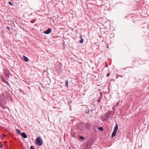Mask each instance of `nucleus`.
<instances>
[{
	"label": "nucleus",
	"instance_id": "2",
	"mask_svg": "<svg viewBox=\"0 0 149 149\" xmlns=\"http://www.w3.org/2000/svg\"><path fill=\"white\" fill-rule=\"evenodd\" d=\"M0 78L3 82H5L8 85H9L8 81H7L5 80L4 77L2 75L0 76Z\"/></svg>",
	"mask_w": 149,
	"mask_h": 149
},
{
	"label": "nucleus",
	"instance_id": "11",
	"mask_svg": "<svg viewBox=\"0 0 149 149\" xmlns=\"http://www.w3.org/2000/svg\"><path fill=\"white\" fill-rule=\"evenodd\" d=\"M118 128V126L117 124H116V126L114 127L113 131H116Z\"/></svg>",
	"mask_w": 149,
	"mask_h": 149
},
{
	"label": "nucleus",
	"instance_id": "8",
	"mask_svg": "<svg viewBox=\"0 0 149 149\" xmlns=\"http://www.w3.org/2000/svg\"><path fill=\"white\" fill-rule=\"evenodd\" d=\"M23 60L27 62L29 61V59L26 56H23Z\"/></svg>",
	"mask_w": 149,
	"mask_h": 149
},
{
	"label": "nucleus",
	"instance_id": "5",
	"mask_svg": "<svg viewBox=\"0 0 149 149\" xmlns=\"http://www.w3.org/2000/svg\"><path fill=\"white\" fill-rule=\"evenodd\" d=\"M80 126H81L82 128H80V127H79V129L81 130H82L84 129L85 127V125L84 123H81L80 125Z\"/></svg>",
	"mask_w": 149,
	"mask_h": 149
},
{
	"label": "nucleus",
	"instance_id": "7",
	"mask_svg": "<svg viewBox=\"0 0 149 149\" xmlns=\"http://www.w3.org/2000/svg\"><path fill=\"white\" fill-rule=\"evenodd\" d=\"M116 131H113L111 136V137L113 138L115 136L116 134Z\"/></svg>",
	"mask_w": 149,
	"mask_h": 149
},
{
	"label": "nucleus",
	"instance_id": "18",
	"mask_svg": "<svg viewBox=\"0 0 149 149\" xmlns=\"http://www.w3.org/2000/svg\"><path fill=\"white\" fill-rule=\"evenodd\" d=\"M6 28H7L8 29V30H10V28L8 26H6Z\"/></svg>",
	"mask_w": 149,
	"mask_h": 149
},
{
	"label": "nucleus",
	"instance_id": "6",
	"mask_svg": "<svg viewBox=\"0 0 149 149\" xmlns=\"http://www.w3.org/2000/svg\"><path fill=\"white\" fill-rule=\"evenodd\" d=\"M21 134L22 136L24 138H26L27 137V135L24 132L22 133Z\"/></svg>",
	"mask_w": 149,
	"mask_h": 149
},
{
	"label": "nucleus",
	"instance_id": "12",
	"mask_svg": "<svg viewBox=\"0 0 149 149\" xmlns=\"http://www.w3.org/2000/svg\"><path fill=\"white\" fill-rule=\"evenodd\" d=\"M90 126V125L88 123H86L85 124V127L86 128Z\"/></svg>",
	"mask_w": 149,
	"mask_h": 149
},
{
	"label": "nucleus",
	"instance_id": "3",
	"mask_svg": "<svg viewBox=\"0 0 149 149\" xmlns=\"http://www.w3.org/2000/svg\"><path fill=\"white\" fill-rule=\"evenodd\" d=\"M4 73L6 77L8 76L9 75V72L6 69H4Z\"/></svg>",
	"mask_w": 149,
	"mask_h": 149
},
{
	"label": "nucleus",
	"instance_id": "1",
	"mask_svg": "<svg viewBox=\"0 0 149 149\" xmlns=\"http://www.w3.org/2000/svg\"><path fill=\"white\" fill-rule=\"evenodd\" d=\"M36 143L39 146H41L43 143L42 140L40 137H38L35 140Z\"/></svg>",
	"mask_w": 149,
	"mask_h": 149
},
{
	"label": "nucleus",
	"instance_id": "9",
	"mask_svg": "<svg viewBox=\"0 0 149 149\" xmlns=\"http://www.w3.org/2000/svg\"><path fill=\"white\" fill-rule=\"evenodd\" d=\"M65 86L68 88V81L67 80H66L65 81Z\"/></svg>",
	"mask_w": 149,
	"mask_h": 149
},
{
	"label": "nucleus",
	"instance_id": "21",
	"mask_svg": "<svg viewBox=\"0 0 149 149\" xmlns=\"http://www.w3.org/2000/svg\"><path fill=\"white\" fill-rule=\"evenodd\" d=\"M9 3L11 5H13V4L12 3H11V2H9Z\"/></svg>",
	"mask_w": 149,
	"mask_h": 149
},
{
	"label": "nucleus",
	"instance_id": "4",
	"mask_svg": "<svg viewBox=\"0 0 149 149\" xmlns=\"http://www.w3.org/2000/svg\"><path fill=\"white\" fill-rule=\"evenodd\" d=\"M52 29L50 28H48L47 31L44 32V33L46 34H49L51 31Z\"/></svg>",
	"mask_w": 149,
	"mask_h": 149
},
{
	"label": "nucleus",
	"instance_id": "13",
	"mask_svg": "<svg viewBox=\"0 0 149 149\" xmlns=\"http://www.w3.org/2000/svg\"><path fill=\"white\" fill-rule=\"evenodd\" d=\"M98 129L100 130V131H102L103 130V128L102 127H100L99 128H98Z\"/></svg>",
	"mask_w": 149,
	"mask_h": 149
},
{
	"label": "nucleus",
	"instance_id": "22",
	"mask_svg": "<svg viewBox=\"0 0 149 149\" xmlns=\"http://www.w3.org/2000/svg\"><path fill=\"white\" fill-rule=\"evenodd\" d=\"M107 48H108V49H109V46L108 45V44H107Z\"/></svg>",
	"mask_w": 149,
	"mask_h": 149
},
{
	"label": "nucleus",
	"instance_id": "15",
	"mask_svg": "<svg viewBox=\"0 0 149 149\" xmlns=\"http://www.w3.org/2000/svg\"><path fill=\"white\" fill-rule=\"evenodd\" d=\"M2 136H3V137H6V134H2Z\"/></svg>",
	"mask_w": 149,
	"mask_h": 149
},
{
	"label": "nucleus",
	"instance_id": "17",
	"mask_svg": "<svg viewBox=\"0 0 149 149\" xmlns=\"http://www.w3.org/2000/svg\"><path fill=\"white\" fill-rule=\"evenodd\" d=\"M30 149H34L33 146H31Z\"/></svg>",
	"mask_w": 149,
	"mask_h": 149
},
{
	"label": "nucleus",
	"instance_id": "20",
	"mask_svg": "<svg viewBox=\"0 0 149 149\" xmlns=\"http://www.w3.org/2000/svg\"><path fill=\"white\" fill-rule=\"evenodd\" d=\"M109 74H110V73H108L107 74V77H109Z\"/></svg>",
	"mask_w": 149,
	"mask_h": 149
},
{
	"label": "nucleus",
	"instance_id": "19",
	"mask_svg": "<svg viewBox=\"0 0 149 149\" xmlns=\"http://www.w3.org/2000/svg\"><path fill=\"white\" fill-rule=\"evenodd\" d=\"M2 147V145L1 143L0 142V148H1Z\"/></svg>",
	"mask_w": 149,
	"mask_h": 149
},
{
	"label": "nucleus",
	"instance_id": "10",
	"mask_svg": "<svg viewBox=\"0 0 149 149\" xmlns=\"http://www.w3.org/2000/svg\"><path fill=\"white\" fill-rule=\"evenodd\" d=\"M80 38H81V40L79 41V42L80 43H83V39L82 38V36H80Z\"/></svg>",
	"mask_w": 149,
	"mask_h": 149
},
{
	"label": "nucleus",
	"instance_id": "16",
	"mask_svg": "<svg viewBox=\"0 0 149 149\" xmlns=\"http://www.w3.org/2000/svg\"><path fill=\"white\" fill-rule=\"evenodd\" d=\"M80 139H84V138L82 136H80Z\"/></svg>",
	"mask_w": 149,
	"mask_h": 149
},
{
	"label": "nucleus",
	"instance_id": "14",
	"mask_svg": "<svg viewBox=\"0 0 149 149\" xmlns=\"http://www.w3.org/2000/svg\"><path fill=\"white\" fill-rule=\"evenodd\" d=\"M16 131L18 132L19 134H20L21 133L20 131L19 130L17 129L16 130Z\"/></svg>",
	"mask_w": 149,
	"mask_h": 149
}]
</instances>
